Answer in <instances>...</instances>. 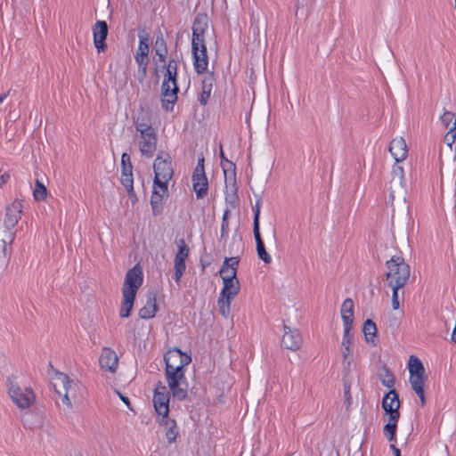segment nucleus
<instances>
[{
  "mask_svg": "<svg viewBox=\"0 0 456 456\" xmlns=\"http://www.w3.org/2000/svg\"><path fill=\"white\" fill-rule=\"evenodd\" d=\"M166 363L165 375L173 397L182 401L188 395V382L185 378V366L191 362L189 354L179 348L168 350L164 355Z\"/></svg>",
  "mask_w": 456,
  "mask_h": 456,
  "instance_id": "f257e3e1",
  "label": "nucleus"
},
{
  "mask_svg": "<svg viewBox=\"0 0 456 456\" xmlns=\"http://www.w3.org/2000/svg\"><path fill=\"white\" fill-rule=\"evenodd\" d=\"M388 151L395 160V164L392 167V178L389 182V201L393 205L395 200H405L403 168L399 165L408 156V147L405 140L403 137L394 138L389 143Z\"/></svg>",
  "mask_w": 456,
  "mask_h": 456,
  "instance_id": "f03ea898",
  "label": "nucleus"
},
{
  "mask_svg": "<svg viewBox=\"0 0 456 456\" xmlns=\"http://www.w3.org/2000/svg\"><path fill=\"white\" fill-rule=\"evenodd\" d=\"M386 280L390 288L401 289L408 282L411 268L401 256H394L386 262Z\"/></svg>",
  "mask_w": 456,
  "mask_h": 456,
  "instance_id": "7ed1b4c3",
  "label": "nucleus"
},
{
  "mask_svg": "<svg viewBox=\"0 0 456 456\" xmlns=\"http://www.w3.org/2000/svg\"><path fill=\"white\" fill-rule=\"evenodd\" d=\"M21 212L22 204L20 201L15 200L6 208L4 218V230L3 232H0V241L4 254L6 252V244L12 243L15 238V232L12 230L20 219Z\"/></svg>",
  "mask_w": 456,
  "mask_h": 456,
  "instance_id": "20e7f679",
  "label": "nucleus"
},
{
  "mask_svg": "<svg viewBox=\"0 0 456 456\" xmlns=\"http://www.w3.org/2000/svg\"><path fill=\"white\" fill-rule=\"evenodd\" d=\"M224 287L217 300L220 314L227 318L231 313V303L239 294L240 284L239 279L223 280Z\"/></svg>",
  "mask_w": 456,
  "mask_h": 456,
  "instance_id": "39448f33",
  "label": "nucleus"
},
{
  "mask_svg": "<svg viewBox=\"0 0 456 456\" xmlns=\"http://www.w3.org/2000/svg\"><path fill=\"white\" fill-rule=\"evenodd\" d=\"M177 73L166 69L164 79L161 85L162 107L166 110H172L177 101Z\"/></svg>",
  "mask_w": 456,
  "mask_h": 456,
  "instance_id": "423d86ee",
  "label": "nucleus"
},
{
  "mask_svg": "<svg viewBox=\"0 0 456 456\" xmlns=\"http://www.w3.org/2000/svg\"><path fill=\"white\" fill-rule=\"evenodd\" d=\"M7 389L12 402L20 409L28 408L35 400L34 393L31 389L21 388L18 384L9 378L7 379Z\"/></svg>",
  "mask_w": 456,
  "mask_h": 456,
  "instance_id": "0eeeda50",
  "label": "nucleus"
},
{
  "mask_svg": "<svg viewBox=\"0 0 456 456\" xmlns=\"http://www.w3.org/2000/svg\"><path fill=\"white\" fill-rule=\"evenodd\" d=\"M153 169L155 174L154 183H168V181L171 180L174 174L169 154L165 151H160L154 160Z\"/></svg>",
  "mask_w": 456,
  "mask_h": 456,
  "instance_id": "6e6552de",
  "label": "nucleus"
},
{
  "mask_svg": "<svg viewBox=\"0 0 456 456\" xmlns=\"http://www.w3.org/2000/svg\"><path fill=\"white\" fill-rule=\"evenodd\" d=\"M213 30L208 25V17L206 13H198L192 25L191 45H200L206 43V37L211 36Z\"/></svg>",
  "mask_w": 456,
  "mask_h": 456,
  "instance_id": "1a4fd4ad",
  "label": "nucleus"
},
{
  "mask_svg": "<svg viewBox=\"0 0 456 456\" xmlns=\"http://www.w3.org/2000/svg\"><path fill=\"white\" fill-rule=\"evenodd\" d=\"M54 389L59 395H62L61 402L67 405L69 409L72 408L70 397H74L75 387L73 382L69 376L64 373H59L53 383Z\"/></svg>",
  "mask_w": 456,
  "mask_h": 456,
  "instance_id": "9d476101",
  "label": "nucleus"
},
{
  "mask_svg": "<svg viewBox=\"0 0 456 456\" xmlns=\"http://www.w3.org/2000/svg\"><path fill=\"white\" fill-rule=\"evenodd\" d=\"M138 146L142 156L145 158L153 157L157 149L158 135L155 129H148L139 132Z\"/></svg>",
  "mask_w": 456,
  "mask_h": 456,
  "instance_id": "9b49d317",
  "label": "nucleus"
},
{
  "mask_svg": "<svg viewBox=\"0 0 456 456\" xmlns=\"http://www.w3.org/2000/svg\"><path fill=\"white\" fill-rule=\"evenodd\" d=\"M178 251L174 259V279L176 283H179L181 278L186 269L185 260L187 259L190 252L189 247L186 245L183 239H180L177 242Z\"/></svg>",
  "mask_w": 456,
  "mask_h": 456,
  "instance_id": "f8f14e48",
  "label": "nucleus"
},
{
  "mask_svg": "<svg viewBox=\"0 0 456 456\" xmlns=\"http://www.w3.org/2000/svg\"><path fill=\"white\" fill-rule=\"evenodd\" d=\"M167 196V183H153V191L151 197V205L154 216H159V214L162 213L163 206Z\"/></svg>",
  "mask_w": 456,
  "mask_h": 456,
  "instance_id": "ddd939ff",
  "label": "nucleus"
},
{
  "mask_svg": "<svg viewBox=\"0 0 456 456\" xmlns=\"http://www.w3.org/2000/svg\"><path fill=\"white\" fill-rule=\"evenodd\" d=\"M143 276L142 270L139 265H135L133 268L126 272L122 292H133L136 295L137 290L142 284Z\"/></svg>",
  "mask_w": 456,
  "mask_h": 456,
  "instance_id": "4468645a",
  "label": "nucleus"
},
{
  "mask_svg": "<svg viewBox=\"0 0 456 456\" xmlns=\"http://www.w3.org/2000/svg\"><path fill=\"white\" fill-rule=\"evenodd\" d=\"M302 341V336L297 329H292L286 324L283 325L281 344L284 348L295 352L301 347Z\"/></svg>",
  "mask_w": 456,
  "mask_h": 456,
  "instance_id": "2eb2a0df",
  "label": "nucleus"
},
{
  "mask_svg": "<svg viewBox=\"0 0 456 456\" xmlns=\"http://www.w3.org/2000/svg\"><path fill=\"white\" fill-rule=\"evenodd\" d=\"M193 56V65L197 73L201 74L207 71L208 66V58L207 53L206 43L200 45H191Z\"/></svg>",
  "mask_w": 456,
  "mask_h": 456,
  "instance_id": "dca6fc26",
  "label": "nucleus"
},
{
  "mask_svg": "<svg viewBox=\"0 0 456 456\" xmlns=\"http://www.w3.org/2000/svg\"><path fill=\"white\" fill-rule=\"evenodd\" d=\"M108 25L104 20H98L93 26L94 44L98 53H103L107 49L106 38L108 36Z\"/></svg>",
  "mask_w": 456,
  "mask_h": 456,
  "instance_id": "f3484780",
  "label": "nucleus"
},
{
  "mask_svg": "<svg viewBox=\"0 0 456 456\" xmlns=\"http://www.w3.org/2000/svg\"><path fill=\"white\" fill-rule=\"evenodd\" d=\"M352 329L344 328V335L341 343V354L343 356V368L348 372L353 362V353L351 345L353 343V335L350 334Z\"/></svg>",
  "mask_w": 456,
  "mask_h": 456,
  "instance_id": "a211bd4d",
  "label": "nucleus"
},
{
  "mask_svg": "<svg viewBox=\"0 0 456 456\" xmlns=\"http://www.w3.org/2000/svg\"><path fill=\"white\" fill-rule=\"evenodd\" d=\"M382 408L387 415L392 418L400 417V401L395 389L387 392L382 400Z\"/></svg>",
  "mask_w": 456,
  "mask_h": 456,
  "instance_id": "6ab92c4d",
  "label": "nucleus"
},
{
  "mask_svg": "<svg viewBox=\"0 0 456 456\" xmlns=\"http://www.w3.org/2000/svg\"><path fill=\"white\" fill-rule=\"evenodd\" d=\"M132 118L137 132L153 129L151 115L148 109L141 106Z\"/></svg>",
  "mask_w": 456,
  "mask_h": 456,
  "instance_id": "aec40b11",
  "label": "nucleus"
},
{
  "mask_svg": "<svg viewBox=\"0 0 456 456\" xmlns=\"http://www.w3.org/2000/svg\"><path fill=\"white\" fill-rule=\"evenodd\" d=\"M99 363L102 369L114 373L116 372L118 364V355L115 351L109 347H104L100 355Z\"/></svg>",
  "mask_w": 456,
  "mask_h": 456,
  "instance_id": "412c9836",
  "label": "nucleus"
},
{
  "mask_svg": "<svg viewBox=\"0 0 456 456\" xmlns=\"http://www.w3.org/2000/svg\"><path fill=\"white\" fill-rule=\"evenodd\" d=\"M239 264V256L225 257L219 271L222 281L224 279H238L237 270Z\"/></svg>",
  "mask_w": 456,
  "mask_h": 456,
  "instance_id": "4be33fe9",
  "label": "nucleus"
},
{
  "mask_svg": "<svg viewBox=\"0 0 456 456\" xmlns=\"http://www.w3.org/2000/svg\"><path fill=\"white\" fill-rule=\"evenodd\" d=\"M193 191L197 199H203L208 194V183L206 173H193L191 176Z\"/></svg>",
  "mask_w": 456,
  "mask_h": 456,
  "instance_id": "5701e85b",
  "label": "nucleus"
},
{
  "mask_svg": "<svg viewBox=\"0 0 456 456\" xmlns=\"http://www.w3.org/2000/svg\"><path fill=\"white\" fill-rule=\"evenodd\" d=\"M153 404L159 416H161V418L167 417L169 412V394L154 393Z\"/></svg>",
  "mask_w": 456,
  "mask_h": 456,
  "instance_id": "b1692460",
  "label": "nucleus"
},
{
  "mask_svg": "<svg viewBox=\"0 0 456 456\" xmlns=\"http://www.w3.org/2000/svg\"><path fill=\"white\" fill-rule=\"evenodd\" d=\"M341 317L344 328L352 329L354 321V302L351 298L344 300L341 305Z\"/></svg>",
  "mask_w": 456,
  "mask_h": 456,
  "instance_id": "393cba45",
  "label": "nucleus"
},
{
  "mask_svg": "<svg viewBox=\"0 0 456 456\" xmlns=\"http://www.w3.org/2000/svg\"><path fill=\"white\" fill-rule=\"evenodd\" d=\"M157 311L156 295L149 293L145 305L139 310V316L142 319H151L155 316Z\"/></svg>",
  "mask_w": 456,
  "mask_h": 456,
  "instance_id": "a878e982",
  "label": "nucleus"
},
{
  "mask_svg": "<svg viewBox=\"0 0 456 456\" xmlns=\"http://www.w3.org/2000/svg\"><path fill=\"white\" fill-rule=\"evenodd\" d=\"M215 77L213 73H208L202 80V93L199 98L200 104L206 105L210 97Z\"/></svg>",
  "mask_w": 456,
  "mask_h": 456,
  "instance_id": "bb28decb",
  "label": "nucleus"
},
{
  "mask_svg": "<svg viewBox=\"0 0 456 456\" xmlns=\"http://www.w3.org/2000/svg\"><path fill=\"white\" fill-rule=\"evenodd\" d=\"M123 300L119 310V316L121 318H127L130 316V313L134 306L135 296L131 292H122Z\"/></svg>",
  "mask_w": 456,
  "mask_h": 456,
  "instance_id": "cd10ccee",
  "label": "nucleus"
},
{
  "mask_svg": "<svg viewBox=\"0 0 456 456\" xmlns=\"http://www.w3.org/2000/svg\"><path fill=\"white\" fill-rule=\"evenodd\" d=\"M160 425H163L166 431V437L169 444H172L175 441L178 436V430L176 427V423L174 419H171L168 416L166 418H161L159 420Z\"/></svg>",
  "mask_w": 456,
  "mask_h": 456,
  "instance_id": "c85d7f7f",
  "label": "nucleus"
},
{
  "mask_svg": "<svg viewBox=\"0 0 456 456\" xmlns=\"http://www.w3.org/2000/svg\"><path fill=\"white\" fill-rule=\"evenodd\" d=\"M253 232L256 243V252L258 257L265 264L271 263L272 257L265 250V247L260 234V230H253Z\"/></svg>",
  "mask_w": 456,
  "mask_h": 456,
  "instance_id": "c756f323",
  "label": "nucleus"
},
{
  "mask_svg": "<svg viewBox=\"0 0 456 456\" xmlns=\"http://www.w3.org/2000/svg\"><path fill=\"white\" fill-rule=\"evenodd\" d=\"M362 332L365 336L367 343L376 345L377 327L374 322H372L370 319L366 320L363 323Z\"/></svg>",
  "mask_w": 456,
  "mask_h": 456,
  "instance_id": "7c9ffc66",
  "label": "nucleus"
},
{
  "mask_svg": "<svg viewBox=\"0 0 456 456\" xmlns=\"http://www.w3.org/2000/svg\"><path fill=\"white\" fill-rule=\"evenodd\" d=\"M378 376L383 386L388 388H392L395 386V377L386 365L382 366Z\"/></svg>",
  "mask_w": 456,
  "mask_h": 456,
  "instance_id": "2f4dec72",
  "label": "nucleus"
},
{
  "mask_svg": "<svg viewBox=\"0 0 456 456\" xmlns=\"http://www.w3.org/2000/svg\"><path fill=\"white\" fill-rule=\"evenodd\" d=\"M134 59L138 66V70L135 74V77L140 83H142L147 75L149 59L148 57L142 56H134Z\"/></svg>",
  "mask_w": 456,
  "mask_h": 456,
  "instance_id": "473e14b6",
  "label": "nucleus"
},
{
  "mask_svg": "<svg viewBox=\"0 0 456 456\" xmlns=\"http://www.w3.org/2000/svg\"><path fill=\"white\" fill-rule=\"evenodd\" d=\"M399 418L400 417L392 418V416H388L387 423L383 428L384 436L390 442L395 440Z\"/></svg>",
  "mask_w": 456,
  "mask_h": 456,
  "instance_id": "72a5a7b5",
  "label": "nucleus"
},
{
  "mask_svg": "<svg viewBox=\"0 0 456 456\" xmlns=\"http://www.w3.org/2000/svg\"><path fill=\"white\" fill-rule=\"evenodd\" d=\"M408 369L410 374H425V368L423 363L418 357L414 355L410 356Z\"/></svg>",
  "mask_w": 456,
  "mask_h": 456,
  "instance_id": "f704fd0d",
  "label": "nucleus"
},
{
  "mask_svg": "<svg viewBox=\"0 0 456 456\" xmlns=\"http://www.w3.org/2000/svg\"><path fill=\"white\" fill-rule=\"evenodd\" d=\"M427 379L426 374H410V384L413 391L424 389V384Z\"/></svg>",
  "mask_w": 456,
  "mask_h": 456,
  "instance_id": "c9c22d12",
  "label": "nucleus"
},
{
  "mask_svg": "<svg viewBox=\"0 0 456 456\" xmlns=\"http://www.w3.org/2000/svg\"><path fill=\"white\" fill-rule=\"evenodd\" d=\"M33 196L37 201L44 200L47 196L46 187L38 179L35 181Z\"/></svg>",
  "mask_w": 456,
  "mask_h": 456,
  "instance_id": "e433bc0d",
  "label": "nucleus"
},
{
  "mask_svg": "<svg viewBox=\"0 0 456 456\" xmlns=\"http://www.w3.org/2000/svg\"><path fill=\"white\" fill-rule=\"evenodd\" d=\"M148 53H149L148 38L140 37L139 46H138L135 56L148 57Z\"/></svg>",
  "mask_w": 456,
  "mask_h": 456,
  "instance_id": "4c0bfd02",
  "label": "nucleus"
},
{
  "mask_svg": "<svg viewBox=\"0 0 456 456\" xmlns=\"http://www.w3.org/2000/svg\"><path fill=\"white\" fill-rule=\"evenodd\" d=\"M121 183L125 186V188L127 190L128 195L130 197H134L135 193L133 187V176H129L127 175H121Z\"/></svg>",
  "mask_w": 456,
  "mask_h": 456,
  "instance_id": "58836bf2",
  "label": "nucleus"
},
{
  "mask_svg": "<svg viewBox=\"0 0 456 456\" xmlns=\"http://www.w3.org/2000/svg\"><path fill=\"white\" fill-rule=\"evenodd\" d=\"M262 201L261 200H257L255 206L253 207L254 210V222H253V230H260L259 227V216H260V208Z\"/></svg>",
  "mask_w": 456,
  "mask_h": 456,
  "instance_id": "ea45409f",
  "label": "nucleus"
},
{
  "mask_svg": "<svg viewBox=\"0 0 456 456\" xmlns=\"http://www.w3.org/2000/svg\"><path fill=\"white\" fill-rule=\"evenodd\" d=\"M154 48L156 53L167 52L166 42L161 34L156 37Z\"/></svg>",
  "mask_w": 456,
  "mask_h": 456,
  "instance_id": "a19ab883",
  "label": "nucleus"
},
{
  "mask_svg": "<svg viewBox=\"0 0 456 456\" xmlns=\"http://www.w3.org/2000/svg\"><path fill=\"white\" fill-rule=\"evenodd\" d=\"M455 139H456V125L454 124V126H452L451 128H449L446 134L444 135V142L451 147L452 145V143L455 142Z\"/></svg>",
  "mask_w": 456,
  "mask_h": 456,
  "instance_id": "79ce46f5",
  "label": "nucleus"
},
{
  "mask_svg": "<svg viewBox=\"0 0 456 456\" xmlns=\"http://www.w3.org/2000/svg\"><path fill=\"white\" fill-rule=\"evenodd\" d=\"M220 157H221V164L223 166V168H224V174L226 175V168H225V165L224 164V161L231 167H232V175L233 177L235 176V165L229 161L225 157H224V151L223 150L221 149L220 151Z\"/></svg>",
  "mask_w": 456,
  "mask_h": 456,
  "instance_id": "37998d69",
  "label": "nucleus"
},
{
  "mask_svg": "<svg viewBox=\"0 0 456 456\" xmlns=\"http://www.w3.org/2000/svg\"><path fill=\"white\" fill-rule=\"evenodd\" d=\"M391 289L393 290V293H392V307H393V309L397 310L400 307V304H399V300H398V290H399V289H395V288H391Z\"/></svg>",
  "mask_w": 456,
  "mask_h": 456,
  "instance_id": "c03bdc74",
  "label": "nucleus"
},
{
  "mask_svg": "<svg viewBox=\"0 0 456 456\" xmlns=\"http://www.w3.org/2000/svg\"><path fill=\"white\" fill-rule=\"evenodd\" d=\"M164 68L167 70L174 71V73H177V61L175 59H169L167 64H164Z\"/></svg>",
  "mask_w": 456,
  "mask_h": 456,
  "instance_id": "a18cd8bd",
  "label": "nucleus"
},
{
  "mask_svg": "<svg viewBox=\"0 0 456 456\" xmlns=\"http://www.w3.org/2000/svg\"><path fill=\"white\" fill-rule=\"evenodd\" d=\"M228 233H229V222L228 221H225V222H223L222 221V224H221V240H225L228 236Z\"/></svg>",
  "mask_w": 456,
  "mask_h": 456,
  "instance_id": "49530a36",
  "label": "nucleus"
},
{
  "mask_svg": "<svg viewBox=\"0 0 456 456\" xmlns=\"http://www.w3.org/2000/svg\"><path fill=\"white\" fill-rule=\"evenodd\" d=\"M204 161H205L204 157L201 154V156L198 159V163H197V166H196L193 173H202V172H205Z\"/></svg>",
  "mask_w": 456,
  "mask_h": 456,
  "instance_id": "de8ad7c7",
  "label": "nucleus"
},
{
  "mask_svg": "<svg viewBox=\"0 0 456 456\" xmlns=\"http://www.w3.org/2000/svg\"><path fill=\"white\" fill-rule=\"evenodd\" d=\"M131 159H130V156L129 154L124 152L121 156V166L122 167H126V166H131Z\"/></svg>",
  "mask_w": 456,
  "mask_h": 456,
  "instance_id": "09e8293b",
  "label": "nucleus"
},
{
  "mask_svg": "<svg viewBox=\"0 0 456 456\" xmlns=\"http://www.w3.org/2000/svg\"><path fill=\"white\" fill-rule=\"evenodd\" d=\"M10 178V175L7 172L2 173L0 171V188L7 183Z\"/></svg>",
  "mask_w": 456,
  "mask_h": 456,
  "instance_id": "8fccbe9b",
  "label": "nucleus"
},
{
  "mask_svg": "<svg viewBox=\"0 0 456 456\" xmlns=\"http://www.w3.org/2000/svg\"><path fill=\"white\" fill-rule=\"evenodd\" d=\"M163 393V394H169V392L167 390L166 386H164L161 382H159L157 387L154 389V393Z\"/></svg>",
  "mask_w": 456,
  "mask_h": 456,
  "instance_id": "3c124183",
  "label": "nucleus"
},
{
  "mask_svg": "<svg viewBox=\"0 0 456 456\" xmlns=\"http://www.w3.org/2000/svg\"><path fill=\"white\" fill-rule=\"evenodd\" d=\"M133 166H126V167H122V171H121V175H129V176H133Z\"/></svg>",
  "mask_w": 456,
  "mask_h": 456,
  "instance_id": "603ef678",
  "label": "nucleus"
},
{
  "mask_svg": "<svg viewBox=\"0 0 456 456\" xmlns=\"http://www.w3.org/2000/svg\"><path fill=\"white\" fill-rule=\"evenodd\" d=\"M414 392L419 397V401H420L421 406H424L425 403H426V397H425V394H424V389H420V392H419V390L414 391Z\"/></svg>",
  "mask_w": 456,
  "mask_h": 456,
  "instance_id": "864d4df0",
  "label": "nucleus"
},
{
  "mask_svg": "<svg viewBox=\"0 0 456 456\" xmlns=\"http://www.w3.org/2000/svg\"><path fill=\"white\" fill-rule=\"evenodd\" d=\"M167 54V52L156 53V55L159 57V61L160 62H163L164 64H166Z\"/></svg>",
  "mask_w": 456,
  "mask_h": 456,
  "instance_id": "5fc2aeb1",
  "label": "nucleus"
},
{
  "mask_svg": "<svg viewBox=\"0 0 456 456\" xmlns=\"http://www.w3.org/2000/svg\"><path fill=\"white\" fill-rule=\"evenodd\" d=\"M230 215H231V211L229 209H226L223 215L222 221L223 222L228 221Z\"/></svg>",
  "mask_w": 456,
  "mask_h": 456,
  "instance_id": "6e6d98bb",
  "label": "nucleus"
},
{
  "mask_svg": "<svg viewBox=\"0 0 456 456\" xmlns=\"http://www.w3.org/2000/svg\"><path fill=\"white\" fill-rule=\"evenodd\" d=\"M391 449L393 450L395 456H401L400 450L397 447H395L394 444L391 445Z\"/></svg>",
  "mask_w": 456,
  "mask_h": 456,
  "instance_id": "4d7b16f0",
  "label": "nucleus"
},
{
  "mask_svg": "<svg viewBox=\"0 0 456 456\" xmlns=\"http://www.w3.org/2000/svg\"><path fill=\"white\" fill-rule=\"evenodd\" d=\"M118 395L120 397V399L127 405L129 406L130 405V401L127 397L122 395L120 393H118Z\"/></svg>",
  "mask_w": 456,
  "mask_h": 456,
  "instance_id": "13d9d810",
  "label": "nucleus"
},
{
  "mask_svg": "<svg viewBox=\"0 0 456 456\" xmlns=\"http://www.w3.org/2000/svg\"><path fill=\"white\" fill-rule=\"evenodd\" d=\"M345 395L346 397V401L349 403L350 401V387H345Z\"/></svg>",
  "mask_w": 456,
  "mask_h": 456,
  "instance_id": "bf43d9fd",
  "label": "nucleus"
},
{
  "mask_svg": "<svg viewBox=\"0 0 456 456\" xmlns=\"http://www.w3.org/2000/svg\"><path fill=\"white\" fill-rule=\"evenodd\" d=\"M10 90L6 94H0V103L4 102V100L7 97L9 94Z\"/></svg>",
  "mask_w": 456,
  "mask_h": 456,
  "instance_id": "052dcab7",
  "label": "nucleus"
}]
</instances>
